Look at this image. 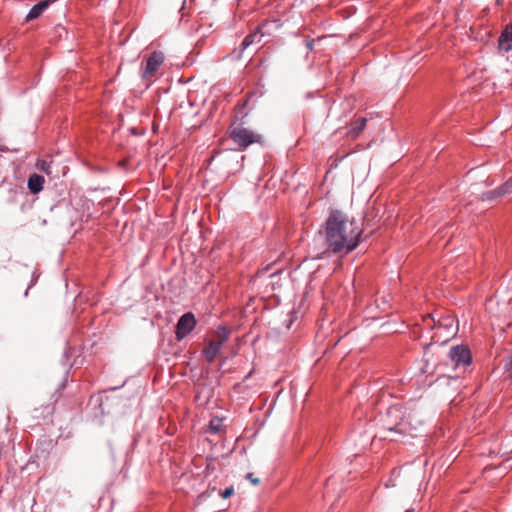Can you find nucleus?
I'll return each instance as SVG.
<instances>
[{
	"label": "nucleus",
	"mask_w": 512,
	"mask_h": 512,
	"mask_svg": "<svg viewBox=\"0 0 512 512\" xmlns=\"http://www.w3.org/2000/svg\"><path fill=\"white\" fill-rule=\"evenodd\" d=\"M221 420L219 418H213L210 421L209 428L212 432L216 433L220 430Z\"/></svg>",
	"instance_id": "f3484780"
},
{
	"label": "nucleus",
	"mask_w": 512,
	"mask_h": 512,
	"mask_svg": "<svg viewBox=\"0 0 512 512\" xmlns=\"http://www.w3.org/2000/svg\"><path fill=\"white\" fill-rule=\"evenodd\" d=\"M497 193L501 198L512 193V177H510L504 184L497 187Z\"/></svg>",
	"instance_id": "ddd939ff"
},
{
	"label": "nucleus",
	"mask_w": 512,
	"mask_h": 512,
	"mask_svg": "<svg viewBox=\"0 0 512 512\" xmlns=\"http://www.w3.org/2000/svg\"><path fill=\"white\" fill-rule=\"evenodd\" d=\"M234 493V489L232 487H229V488H226L223 492H222V497L224 499H227L228 497H230L232 494Z\"/></svg>",
	"instance_id": "412c9836"
},
{
	"label": "nucleus",
	"mask_w": 512,
	"mask_h": 512,
	"mask_svg": "<svg viewBox=\"0 0 512 512\" xmlns=\"http://www.w3.org/2000/svg\"><path fill=\"white\" fill-rule=\"evenodd\" d=\"M27 185L33 194H37L43 189L44 177L34 173L29 176Z\"/></svg>",
	"instance_id": "9d476101"
},
{
	"label": "nucleus",
	"mask_w": 512,
	"mask_h": 512,
	"mask_svg": "<svg viewBox=\"0 0 512 512\" xmlns=\"http://www.w3.org/2000/svg\"><path fill=\"white\" fill-rule=\"evenodd\" d=\"M52 2H54V0H43L34 5L28 12L26 21H31L38 18L50 6Z\"/></svg>",
	"instance_id": "6e6552de"
},
{
	"label": "nucleus",
	"mask_w": 512,
	"mask_h": 512,
	"mask_svg": "<svg viewBox=\"0 0 512 512\" xmlns=\"http://www.w3.org/2000/svg\"><path fill=\"white\" fill-rule=\"evenodd\" d=\"M386 428H387V430L389 432H399V433H401V429H398V424H395L394 426L387 425Z\"/></svg>",
	"instance_id": "4be33fe9"
},
{
	"label": "nucleus",
	"mask_w": 512,
	"mask_h": 512,
	"mask_svg": "<svg viewBox=\"0 0 512 512\" xmlns=\"http://www.w3.org/2000/svg\"><path fill=\"white\" fill-rule=\"evenodd\" d=\"M337 482V479L335 477L329 478L327 480V483L325 485V491H324V497H329L331 494L330 487Z\"/></svg>",
	"instance_id": "a211bd4d"
},
{
	"label": "nucleus",
	"mask_w": 512,
	"mask_h": 512,
	"mask_svg": "<svg viewBox=\"0 0 512 512\" xmlns=\"http://www.w3.org/2000/svg\"><path fill=\"white\" fill-rule=\"evenodd\" d=\"M229 136L238 146L239 150H244L253 143H259L262 136L253 130L244 127L242 124H233L229 128Z\"/></svg>",
	"instance_id": "7ed1b4c3"
},
{
	"label": "nucleus",
	"mask_w": 512,
	"mask_h": 512,
	"mask_svg": "<svg viewBox=\"0 0 512 512\" xmlns=\"http://www.w3.org/2000/svg\"><path fill=\"white\" fill-rule=\"evenodd\" d=\"M387 415L390 416V415H395L396 418H399V426L401 425V421H402V409L401 407L396 408V407H391L388 409L387 411Z\"/></svg>",
	"instance_id": "2eb2a0df"
},
{
	"label": "nucleus",
	"mask_w": 512,
	"mask_h": 512,
	"mask_svg": "<svg viewBox=\"0 0 512 512\" xmlns=\"http://www.w3.org/2000/svg\"><path fill=\"white\" fill-rule=\"evenodd\" d=\"M246 479L249 480L255 486L260 483L259 478L255 477L253 473H248L246 475Z\"/></svg>",
	"instance_id": "aec40b11"
},
{
	"label": "nucleus",
	"mask_w": 512,
	"mask_h": 512,
	"mask_svg": "<svg viewBox=\"0 0 512 512\" xmlns=\"http://www.w3.org/2000/svg\"><path fill=\"white\" fill-rule=\"evenodd\" d=\"M19 195H22V192L17 190V189H10L9 190V198H8V201L9 202H16L17 201V196Z\"/></svg>",
	"instance_id": "6ab92c4d"
},
{
	"label": "nucleus",
	"mask_w": 512,
	"mask_h": 512,
	"mask_svg": "<svg viewBox=\"0 0 512 512\" xmlns=\"http://www.w3.org/2000/svg\"><path fill=\"white\" fill-rule=\"evenodd\" d=\"M196 326V319L192 312L183 314L177 321L175 335L177 340L184 339Z\"/></svg>",
	"instance_id": "423d86ee"
},
{
	"label": "nucleus",
	"mask_w": 512,
	"mask_h": 512,
	"mask_svg": "<svg viewBox=\"0 0 512 512\" xmlns=\"http://www.w3.org/2000/svg\"><path fill=\"white\" fill-rule=\"evenodd\" d=\"M499 198H501V197L498 196L497 188L494 189V190H491V191L484 192L481 195V200L482 201H493V200H496V199H499Z\"/></svg>",
	"instance_id": "4468645a"
},
{
	"label": "nucleus",
	"mask_w": 512,
	"mask_h": 512,
	"mask_svg": "<svg viewBox=\"0 0 512 512\" xmlns=\"http://www.w3.org/2000/svg\"><path fill=\"white\" fill-rule=\"evenodd\" d=\"M41 169L48 172L47 170V164L45 162H43V164L41 165Z\"/></svg>",
	"instance_id": "393cba45"
},
{
	"label": "nucleus",
	"mask_w": 512,
	"mask_h": 512,
	"mask_svg": "<svg viewBox=\"0 0 512 512\" xmlns=\"http://www.w3.org/2000/svg\"><path fill=\"white\" fill-rule=\"evenodd\" d=\"M277 28H274L273 26H267V27H264V32H265V35H270L274 30H276Z\"/></svg>",
	"instance_id": "5701e85b"
},
{
	"label": "nucleus",
	"mask_w": 512,
	"mask_h": 512,
	"mask_svg": "<svg viewBox=\"0 0 512 512\" xmlns=\"http://www.w3.org/2000/svg\"><path fill=\"white\" fill-rule=\"evenodd\" d=\"M362 228L357 222L337 209H332L325 221L323 231L313 240L311 249L316 259L331 255H347L359 245Z\"/></svg>",
	"instance_id": "f257e3e1"
},
{
	"label": "nucleus",
	"mask_w": 512,
	"mask_h": 512,
	"mask_svg": "<svg viewBox=\"0 0 512 512\" xmlns=\"http://www.w3.org/2000/svg\"><path fill=\"white\" fill-rule=\"evenodd\" d=\"M405 512H415L413 508L407 509Z\"/></svg>",
	"instance_id": "bb28decb"
},
{
	"label": "nucleus",
	"mask_w": 512,
	"mask_h": 512,
	"mask_svg": "<svg viewBox=\"0 0 512 512\" xmlns=\"http://www.w3.org/2000/svg\"><path fill=\"white\" fill-rule=\"evenodd\" d=\"M367 124V119L364 117H359L351 122L348 129V136L352 139H356L360 133L365 129Z\"/></svg>",
	"instance_id": "0eeeda50"
},
{
	"label": "nucleus",
	"mask_w": 512,
	"mask_h": 512,
	"mask_svg": "<svg viewBox=\"0 0 512 512\" xmlns=\"http://www.w3.org/2000/svg\"><path fill=\"white\" fill-rule=\"evenodd\" d=\"M306 47L308 50H313L314 48V40H307L306 41Z\"/></svg>",
	"instance_id": "b1692460"
},
{
	"label": "nucleus",
	"mask_w": 512,
	"mask_h": 512,
	"mask_svg": "<svg viewBox=\"0 0 512 512\" xmlns=\"http://www.w3.org/2000/svg\"><path fill=\"white\" fill-rule=\"evenodd\" d=\"M222 345L219 342L211 340L207 347L203 350V355L207 362L211 363L215 360L221 350Z\"/></svg>",
	"instance_id": "1a4fd4ad"
},
{
	"label": "nucleus",
	"mask_w": 512,
	"mask_h": 512,
	"mask_svg": "<svg viewBox=\"0 0 512 512\" xmlns=\"http://www.w3.org/2000/svg\"><path fill=\"white\" fill-rule=\"evenodd\" d=\"M165 56L161 51L152 52L147 58L146 65L141 69V76L146 81H151L160 66L164 63Z\"/></svg>",
	"instance_id": "20e7f679"
},
{
	"label": "nucleus",
	"mask_w": 512,
	"mask_h": 512,
	"mask_svg": "<svg viewBox=\"0 0 512 512\" xmlns=\"http://www.w3.org/2000/svg\"><path fill=\"white\" fill-rule=\"evenodd\" d=\"M229 334L230 331L225 326H219L214 333L213 340L223 345L227 341Z\"/></svg>",
	"instance_id": "f8f14e48"
},
{
	"label": "nucleus",
	"mask_w": 512,
	"mask_h": 512,
	"mask_svg": "<svg viewBox=\"0 0 512 512\" xmlns=\"http://www.w3.org/2000/svg\"><path fill=\"white\" fill-rule=\"evenodd\" d=\"M498 46L505 52H508L512 49V32L507 28V26L498 39Z\"/></svg>",
	"instance_id": "9b49d317"
},
{
	"label": "nucleus",
	"mask_w": 512,
	"mask_h": 512,
	"mask_svg": "<svg viewBox=\"0 0 512 512\" xmlns=\"http://www.w3.org/2000/svg\"><path fill=\"white\" fill-rule=\"evenodd\" d=\"M505 372L508 377L512 378V353L505 359Z\"/></svg>",
	"instance_id": "dca6fc26"
},
{
	"label": "nucleus",
	"mask_w": 512,
	"mask_h": 512,
	"mask_svg": "<svg viewBox=\"0 0 512 512\" xmlns=\"http://www.w3.org/2000/svg\"><path fill=\"white\" fill-rule=\"evenodd\" d=\"M472 364V354L467 345L450 347V379L460 378Z\"/></svg>",
	"instance_id": "f03ea898"
},
{
	"label": "nucleus",
	"mask_w": 512,
	"mask_h": 512,
	"mask_svg": "<svg viewBox=\"0 0 512 512\" xmlns=\"http://www.w3.org/2000/svg\"><path fill=\"white\" fill-rule=\"evenodd\" d=\"M267 26H273L274 28H279L280 23L278 20L273 19V20H266V21L262 22L261 24H259L253 32L248 34L243 39V41L240 45L241 51H244L246 48H248L253 43L259 42L261 40V38L263 36H265L264 27H267Z\"/></svg>",
	"instance_id": "39448f33"
},
{
	"label": "nucleus",
	"mask_w": 512,
	"mask_h": 512,
	"mask_svg": "<svg viewBox=\"0 0 512 512\" xmlns=\"http://www.w3.org/2000/svg\"><path fill=\"white\" fill-rule=\"evenodd\" d=\"M507 28L512 32V22L507 25Z\"/></svg>",
	"instance_id": "a878e982"
}]
</instances>
